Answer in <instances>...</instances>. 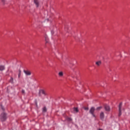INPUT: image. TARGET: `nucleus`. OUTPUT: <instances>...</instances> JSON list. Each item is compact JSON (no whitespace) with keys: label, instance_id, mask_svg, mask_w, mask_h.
I'll list each match as a JSON object with an SVG mask.
<instances>
[{"label":"nucleus","instance_id":"nucleus-22","mask_svg":"<svg viewBox=\"0 0 130 130\" xmlns=\"http://www.w3.org/2000/svg\"><path fill=\"white\" fill-rule=\"evenodd\" d=\"M48 41H47V38L46 37V43H47Z\"/></svg>","mask_w":130,"mask_h":130},{"label":"nucleus","instance_id":"nucleus-21","mask_svg":"<svg viewBox=\"0 0 130 130\" xmlns=\"http://www.w3.org/2000/svg\"><path fill=\"white\" fill-rule=\"evenodd\" d=\"M1 108L2 109V110H5V108H4V107H3V106H1Z\"/></svg>","mask_w":130,"mask_h":130},{"label":"nucleus","instance_id":"nucleus-11","mask_svg":"<svg viewBox=\"0 0 130 130\" xmlns=\"http://www.w3.org/2000/svg\"><path fill=\"white\" fill-rule=\"evenodd\" d=\"M40 93H41V94H43V95H46V93L44 90H40Z\"/></svg>","mask_w":130,"mask_h":130},{"label":"nucleus","instance_id":"nucleus-8","mask_svg":"<svg viewBox=\"0 0 130 130\" xmlns=\"http://www.w3.org/2000/svg\"><path fill=\"white\" fill-rule=\"evenodd\" d=\"M101 61H98L95 62V64H96L98 67H100V66H101Z\"/></svg>","mask_w":130,"mask_h":130},{"label":"nucleus","instance_id":"nucleus-19","mask_svg":"<svg viewBox=\"0 0 130 130\" xmlns=\"http://www.w3.org/2000/svg\"><path fill=\"white\" fill-rule=\"evenodd\" d=\"M3 4H6V0H1Z\"/></svg>","mask_w":130,"mask_h":130},{"label":"nucleus","instance_id":"nucleus-1","mask_svg":"<svg viewBox=\"0 0 130 130\" xmlns=\"http://www.w3.org/2000/svg\"><path fill=\"white\" fill-rule=\"evenodd\" d=\"M7 118L8 117H7V113L5 112L2 113L0 116V118L2 121H6Z\"/></svg>","mask_w":130,"mask_h":130},{"label":"nucleus","instance_id":"nucleus-10","mask_svg":"<svg viewBox=\"0 0 130 130\" xmlns=\"http://www.w3.org/2000/svg\"><path fill=\"white\" fill-rule=\"evenodd\" d=\"M58 76L60 77H63V72H60L58 73Z\"/></svg>","mask_w":130,"mask_h":130},{"label":"nucleus","instance_id":"nucleus-12","mask_svg":"<svg viewBox=\"0 0 130 130\" xmlns=\"http://www.w3.org/2000/svg\"><path fill=\"white\" fill-rule=\"evenodd\" d=\"M21 73H22V71H21V70H19L18 71V78L20 79L21 78Z\"/></svg>","mask_w":130,"mask_h":130},{"label":"nucleus","instance_id":"nucleus-14","mask_svg":"<svg viewBox=\"0 0 130 130\" xmlns=\"http://www.w3.org/2000/svg\"><path fill=\"white\" fill-rule=\"evenodd\" d=\"M74 111H75V112H78L79 110H78L77 108H74Z\"/></svg>","mask_w":130,"mask_h":130},{"label":"nucleus","instance_id":"nucleus-4","mask_svg":"<svg viewBox=\"0 0 130 130\" xmlns=\"http://www.w3.org/2000/svg\"><path fill=\"white\" fill-rule=\"evenodd\" d=\"M24 73L26 76H31V72L28 70H24Z\"/></svg>","mask_w":130,"mask_h":130},{"label":"nucleus","instance_id":"nucleus-15","mask_svg":"<svg viewBox=\"0 0 130 130\" xmlns=\"http://www.w3.org/2000/svg\"><path fill=\"white\" fill-rule=\"evenodd\" d=\"M21 93L23 95H25V90L22 89L21 91Z\"/></svg>","mask_w":130,"mask_h":130},{"label":"nucleus","instance_id":"nucleus-13","mask_svg":"<svg viewBox=\"0 0 130 130\" xmlns=\"http://www.w3.org/2000/svg\"><path fill=\"white\" fill-rule=\"evenodd\" d=\"M10 83L13 84L14 83V78L13 77H11L10 80Z\"/></svg>","mask_w":130,"mask_h":130},{"label":"nucleus","instance_id":"nucleus-2","mask_svg":"<svg viewBox=\"0 0 130 130\" xmlns=\"http://www.w3.org/2000/svg\"><path fill=\"white\" fill-rule=\"evenodd\" d=\"M95 111V108L91 107L90 108V110L89 111L90 113L92 115L93 117H96V116H95V114H94V112Z\"/></svg>","mask_w":130,"mask_h":130},{"label":"nucleus","instance_id":"nucleus-7","mask_svg":"<svg viewBox=\"0 0 130 130\" xmlns=\"http://www.w3.org/2000/svg\"><path fill=\"white\" fill-rule=\"evenodd\" d=\"M34 3L37 7H39V0H34Z\"/></svg>","mask_w":130,"mask_h":130},{"label":"nucleus","instance_id":"nucleus-6","mask_svg":"<svg viewBox=\"0 0 130 130\" xmlns=\"http://www.w3.org/2000/svg\"><path fill=\"white\" fill-rule=\"evenodd\" d=\"M105 109L106 111H110V107H109V106H108V105H106L105 106Z\"/></svg>","mask_w":130,"mask_h":130},{"label":"nucleus","instance_id":"nucleus-20","mask_svg":"<svg viewBox=\"0 0 130 130\" xmlns=\"http://www.w3.org/2000/svg\"><path fill=\"white\" fill-rule=\"evenodd\" d=\"M84 110H88L89 108L88 107H84Z\"/></svg>","mask_w":130,"mask_h":130},{"label":"nucleus","instance_id":"nucleus-18","mask_svg":"<svg viewBox=\"0 0 130 130\" xmlns=\"http://www.w3.org/2000/svg\"><path fill=\"white\" fill-rule=\"evenodd\" d=\"M67 119L69 121H72V118H68Z\"/></svg>","mask_w":130,"mask_h":130},{"label":"nucleus","instance_id":"nucleus-3","mask_svg":"<svg viewBox=\"0 0 130 130\" xmlns=\"http://www.w3.org/2000/svg\"><path fill=\"white\" fill-rule=\"evenodd\" d=\"M122 106V103H120L119 105V116H120L121 115V107Z\"/></svg>","mask_w":130,"mask_h":130},{"label":"nucleus","instance_id":"nucleus-16","mask_svg":"<svg viewBox=\"0 0 130 130\" xmlns=\"http://www.w3.org/2000/svg\"><path fill=\"white\" fill-rule=\"evenodd\" d=\"M43 112H46V107H44L43 109Z\"/></svg>","mask_w":130,"mask_h":130},{"label":"nucleus","instance_id":"nucleus-5","mask_svg":"<svg viewBox=\"0 0 130 130\" xmlns=\"http://www.w3.org/2000/svg\"><path fill=\"white\" fill-rule=\"evenodd\" d=\"M100 119L102 120H103L104 119V113L103 112H101L100 115Z\"/></svg>","mask_w":130,"mask_h":130},{"label":"nucleus","instance_id":"nucleus-9","mask_svg":"<svg viewBox=\"0 0 130 130\" xmlns=\"http://www.w3.org/2000/svg\"><path fill=\"white\" fill-rule=\"evenodd\" d=\"M0 71L2 72L5 71V67L3 65H0Z\"/></svg>","mask_w":130,"mask_h":130},{"label":"nucleus","instance_id":"nucleus-17","mask_svg":"<svg viewBox=\"0 0 130 130\" xmlns=\"http://www.w3.org/2000/svg\"><path fill=\"white\" fill-rule=\"evenodd\" d=\"M102 108V107H99L96 108V110H100Z\"/></svg>","mask_w":130,"mask_h":130}]
</instances>
